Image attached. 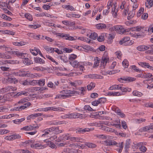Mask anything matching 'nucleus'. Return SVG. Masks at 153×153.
Listing matches in <instances>:
<instances>
[{
  "label": "nucleus",
  "mask_w": 153,
  "mask_h": 153,
  "mask_svg": "<svg viewBox=\"0 0 153 153\" xmlns=\"http://www.w3.org/2000/svg\"><path fill=\"white\" fill-rule=\"evenodd\" d=\"M103 143L106 145H116L119 148L117 149V150L119 152H121L123 147L124 143L123 142L117 143L116 141L112 140H106Z\"/></svg>",
  "instance_id": "nucleus-1"
},
{
  "label": "nucleus",
  "mask_w": 153,
  "mask_h": 153,
  "mask_svg": "<svg viewBox=\"0 0 153 153\" xmlns=\"http://www.w3.org/2000/svg\"><path fill=\"white\" fill-rule=\"evenodd\" d=\"M11 53L14 54L16 55L20 58L24 59L23 62L25 64L29 65L32 63V61H30L28 58H25L26 55V53H22L18 51H12Z\"/></svg>",
  "instance_id": "nucleus-2"
},
{
  "label": "nucleus",
  "mask_w": 153,
  "mask_h": 153,
  "mask_svg": "<svg viewBox=\"0 0 153 153\" xmlns=\"http://www.w3.org/2000/svg\"><path fill=\"white\" fill-rule=\"evenodd\" d=\"M84 116L83 114L75 113L64 114L61 116V117L63 119H82L84 118Z\"/></svg>",
  "instance_id": "nucleus-3"
},
{
  "label": "nucleus",
  "mask_w": 153,
  "mask_h": 153,
  "mask_svg": "<svg viewBox=\"0 0 153 153\" xmlns=\"http://www.w3.org/2000/svg\"><path fill=\"white\" fill-rule=\"evenodd\" d=\"M130 38L128 37H124L119 41V43L121 45L124 44L125 45H131L133 44V42L131 40L130 41Z\"/></svg>",
  "instance_id": "nucleus-4"
},
{
  "label": "nucleus",
  "mask_w": 153,
  "mask_h": 153,
  "mask_svg": "<svg viewBox=\"0 0 153 153\" xmlns=\"http://www.w3.org/2000/svg\"><path fill=\"white\" fill-rule=\"evenodd\" d=\"M111 31H117L120 34H123L126 31L123 27L122 26L116 25L114 26L111 28Z\"/></svg>",
  "instance_id": "nucleus-5"
},
{
  "label": "nucleus",
  "mask_w": 153,
  "mask_h": 153,
  "mask_svg": "<svg viewBox=\"0 0 153 153\" xmlns=\"http://www.w3.org/2000/svg\"><path fill=\"white\" fill-rule=\"evenodd\" d=\"M16 87H13L12 86H7L6 87L2 88L0 90V93H3L8 92H11L16 90Z\"/></svg>",
  "instance_id": "nucleus-6"
},
{
  "label": "nucleus",
  "mask_w": 153,
  "mask_h": 153,
  "mask_svg": "<svg viewBox=\"0 0 153 153\" xmlns=\"http://www.w3.org/2000/svg\"><path fill=\"white\" fill-rule=\"evenodd\" d=\"M58 36L62 38H63L64 39L66 40H68L71 41L75 40V39L73 36H70L69 34L59 33H58Z\"/></svg>",
  "instance_id": "nucleus-7"
},
{
  "label": "nucleus",
  "mask_w": 153,
  "mask_h": 153,
  "mask_svg": "<svg viewBox=\"0 0 153 153\" xmlns=\"http://www.w3.org/2000/svg\"><path fill=\"white\" fill-rule=\"evenodd\" d=\"M153 48V45H148L147 46L140 45L137 48V49L140 51H144L149 49Z\"/></svg>",
  "instance_id": "nucleus-8"
},
{
  "label": "nucleus",
  "mask_w": 153,
  "mask_h": 153,
  "mask_svg": "<svg viewBox=\"0 0 153 153\" xmlns=\"http://www.w3.org/2000/svg\"><path fill=\"white\" fill-rule=\"evenodd\" d=\"M71 135L69 134H66L59 137L58 139H56V141L60 142L62 140H70Z\"/></svg>",
  "instance_id": "nucleus-9"
},
{
  "label": "nucleus",
  "mask_w": 153,
  "mask_h": 153,
  "mask_svg": "<svg viewBox=\"0 0 153 153\" xmlns=\"http://www.w3.org/2000/svg\"><path fill=\"white\" fill-rule=\"evenodd\" d=\"M147 31V28L143 27L140 32L134 34V36L136 38H141L144 36L145 32Z\"/></svg>",
  "instance_id": "nucleus-10"
},
{
  "label": "nucleus",
  "mask_w": 153,
  "mask_h": 153,
  "mask_svg": "<svg viewBox=\"0 0 153 153\" xmlns=\"http://www.w3.org/2000/svg\"><path fill=\"white\" fill-rule=\"evenodd\" d=\"M70 138V140L74 142L83 143L85 141L84 140L80 137L72 136L71 135Z\"/></svg>",
  "instance_id": "nucleus-11"
},
{
  "label": "nucleus",
  "mask_w": 153,
  "mask_h": 153,
  "mask_svg": "<svg viewBox=\"0 0 153 153\" xmlns=\"http://www.w3.org/2000/svg\"><path fill=\"white\" fill-rule=\"evenodd\" d=\"M60 93L62 94H73L77 93V91H75L74 90H65L60 91Z\"/></svg>",
  "instance_id": "nucleus-12"
},
{
  "label": "nucleus",
  "mask_w": 153,
  "mask_h": 153,
  "mask_svg": "<svg viewBox=\"0 0 153 153\" xmlns=\"http://www.w3.org/2000/svg\"><path fill=\"white\" fill-rule=\"evenodd\" d=\"M123 80L127 82H132L134 81L135 79L134 78L131 77H123L118 79V80L120 82H121V80Z\"/></svg>",
  "instance_id": "nucleus-13"
},
{
  "label": "nucleus",
  "mask_w": 153,
  "mask_h": 153,
  "mask_svg": "<svg viewBox=\"0 0 153 153\" xmlns=\"http://www.w3.org/2000/svg\"><path fill=\"white\" fill-rule=\"evenodd\" d=\"M138 64L143 67L146 68L153 71V67L150 66L148 63L143 62H140Z\"/></svg>",
  "instance_id": "nucleus-14"
},
{
  "label": "nucleus",
  "mask_w": 153,
  "mask_h": 153,
  "mask_svg": "<svg viewBox=\"0 0 153 153\" xmlns=\"http://www.w3.org/2000/svg\"><path fill=\"white\" fill-rule=\"evenodd\" d=\"M145 145V144L144 143H139L137 144V146L138 147H140L139 149L141 151L145 152L146 151L147 149L145 146H143Z\"/></svg>",
  "instance_id": "nucleus-15"
},
{
  "label": "nucleus",
  "mask_w": 153,
  "mask_h": 153,
  "mask_svg": "<svg viewBox=\"0 0 153 153\" xmlns=\"http://www.w3.org/2000/svg\"><path fill=\"white\" fill-rule=\"evenodd\" d=\"M130 140L128 139L126 140L125 143L124 149L126 152H128L130 148Z\"/></svg>",
  "instance_id": "nucleus-16"
},
{
  "label": "nucleus",
  "mask_w": 153,
  "mask_h": 153,
  "mask_svg": "<svg viewBox=\"0 0 153 153\" xmlns=\"http://www.w3.org/2000/svg\"><path fill=\"white\" fill-rule=\"evenodd\" d=\"M35 62L37 63L43 64L45 63V61L39 57H36L34 58Z\"/></svg>",
  "instance_id": "nucleus-17"
},
{
  "label": "nucleus",
  "mask_w": 153,
  "mask_h": 153,
  "mask_svg": "<svg viewBox=\"0 0 153 153\" xmlns=\"http://www.w3.org/2000/svg\"><path fill=\"white\" fill-rule=\"evenodd\" d=\"M123 88H122L119 85H114L111 86L109 88V90H112L113 89H120L121 91L123 90Z\"/></svg>",
  "instance_id": "nucleus-18"
},
{
  "label": "nucleus",
  "mask_w": 153,
  "mask_h": 153,
  "mask_svg": "<svg viewBox=\"0 0 153 153\" xmlns=\"http://www.w3.org/2000/svg\"><path fill=\"white\" fill-rule=\"evenodd\" d=\"M80 62H78L76 60H74L73 61H70V64L74 67L78 68V67Z\"/></svg>",
  "instance_id": "nucleus-19"
},
{
  "label": "nucleus",
  "mask_w": 153,
  "mask_h": 153,
  "mask_svg": "<svg viewBox=\"0 0 153 153\" xmlns=\"http://www.w3.org/2000/svg\"><path fill=\"white\" fill-rule=\"evenodd\" d=\"M102 129L107 132H115V130L114 129L110 128L104 126L102 127Z\"/></svg>",
  "instance_id": "nucleus-20"
},
{
  "label": "nucleus",
  "mask_w": 153,
  "mask_h": 153,
  "mask_svg": "<svg viewBox=\"0 0 153 153\" xmlns=\"http://www.w3.org/2000/svg\"><path fill=\"white\" fill-rule=\"evenodd\" d=\"M115 112L117 114V115H119L121 117L124 118L125 117V114L121 112L120 110L118 108L115 109Z\"/></svg>",
  "instance_id": "nucleus-21"
},
{
  "label": "nucleus",
  "mask_w": 153,
  "mask_h": 153,
  "mask_svg": "<svg viewBox=\"0 0 153 153\" xmlns=\"http://www.w3.org/2000/svg\"><path fill=\"white\" fill-rule=\"evenodd\" d=\"M35 81L41 86H43L45 83V80L44 79H41L39 80H35Z\"/></svg>",
  "instance_id": "nucleus-22"
},
{
  "label": "nucleus",
  "mask_w": 153,
  "mask_h": 153,
  "mask_svg": "<svg viewBox=\"0 0 153 153\" xmlns=\"http://www.w3.org/2000/svg\"><path fill=\"white\" fill-rule=\"evenodd\" d=\"M0 32L2 33L3 34L11 35L13 36L15 34V32L8 30H1Z\"/></svg>",
  "instance_id": "nucleus-23"
},
{
  "label": "nucleus",
  "mask_w": 153,
  "mask_h": 153,
  "mask_svg": "<svg viewBox=\"0 0 153 153\" xmlns=\"http://www.w3.org/2000/svg\"><path fill=\"white\" fill-rule=\"evenodd\" d=\"M28 92H26L25 91H20L17 93L15 95V97H19L22 96V95H24L25 96H27V95Z\"/></svg>",
  "instance_id": "nucleus-24"
},
{
  "label": "nucleus",
  "mask_w": 153,
  "mask_h": 153,
  "mask_svg": "<svg viewBox=\"0 0 153 153\" xmlns=\"http://www.w3.org/2000/svg\"><path fill=\"white\" fill-rule=\"evenodd\" d=\"M145 5L147 8H150L153 5V1L147 0V2L145 3Z\"/></svg>",
  "instance_id": "nucleus-25"
},
{
  "label": "nucleus",
  "mask_w": 153,
  "mask_h": 153,
  "mask_svg": "<svg viewBox=\"0 0 153 153\" xmlns=\"http://www.w3.org/2000/svg\"><path fill=\"white\" fill-rule=\"evenodd\" d=\"M80 81L76 80L73 82H69V83L71 85V86L74 87H77L80 84Z\"/></svg>",
  "instance_id": "nucleus-26"
},
{
  "label": "nucleus",
  "mask_w": 153,
  "mask_h": 153,
  "mask_svg": "<svg viewBox=\"0 0 153 153\" xmlns=\"http://www.w3.org/2000/svg\"><path fill=\"white\" fill-rule=\"evenodd\" d=\"M62 23L65 25L70 26L74 25H75L74 22L66 20L62 21Z\"/></svg>",
  "instance_id": "nucleus-27"
},
{
  "label": "nucleus",
  "mask_w": 153,
  "mask_h": 153,
  "mask_svg": "<svg viewBox=\"0 0 153 153\" xmlns=\"http://www.w3.org/2000/svg\"><path fill=\"white\" fill-rule=\"evenodd\" d=\"M31 105V104L30 102H27L25 103L24 105L20 106L19 108H20V110L21 111L28 107Z\"/></svg>",
  "instance_id": "nucleus-28"
},
{
  "label": "nucleus",
  "mask_w": 153,
  "mask_h": 153,
  "mask_svg": "<svg viewBox=\"0 0 153 153\" xmlns=\"http://www.w3.org/2000/svg\"><path fill=\"white\" fill-rule=\"evenodd\" d=\"M54 127V132L56 134H59L62 132L64 130H61L59 128V127Z\"/></svg>",
  "instance_id": "nucleus-29"
},
{
  "label": "nucleus",
  "mask_w": 153,
  "mask_h": 153,
  "mask_svg": "<svg viewBox=\"0 0 153 153\" xmlns=\"http://www.w3.org/2000/svg\"><path fill=\"white\" fill-rule=\"evenodd\" d=\"M96 27L98 29H102L105 28L106 27V25L103 23H100L96 25Z\"/></svg>",
  "instance_id": "nucleus-30"
},
{
  "label": "nucleus",
  "mask_w": 153,
  "mask_h": 153,
  "mask_svg": "<svg viewBox=\"0 0 153 153\" xmlns=\"http://www.w3.org/2000/svg\"><path fill=\"white\" fill-rule=\"evenodd\" d=\"M135 13V12L134 10H132L129 12L128 13V19L130 20L131 18L134 17Z\"/></svg>",
  "instance_id": "nucleus-31"
},
{
  "label": "nucleus",
  "mask_w": 153,
  "mask_h": 153,
  "mask_svg": "<svg viewBox=\"0 0 153 153\" xmlns=\"http://www.w3.org/2000/svg\"><path fill=\"white\" fill-rule=\"evenodd\" d=\"M44 48L46 51L51 53H53L54 52V48L48 46H45Z\"/></svg>",
  "instance_id": "nucleus-32"
},
{
  "label": "nucleus",
  "mask_w": 153,
  "mask_h": 153,
  "mask_svg": "<svg viewBox=\"0 0 153 153\" xmlns=\"http://www.w3.org/2000/svg\"><path fill=\"white\" fill-rule=\"evenodd\" d=\"M11 74L14 76H23V74L22 73V71H19L18 72H11Z\"/></svg>",
  "instance_id": "nucleus-33"
},
{
  "label": "nucleus",
  "mask_w": 153,
  "mask_h": 153,
  "mask_svg": "<svg viewBox=\"0 0 153 153\" xmlns=\"http://www.w3.org/2000/svg\"><path fill=\"white\" fill-rule=\"evenodd\" d=\"M13 44L15 46H21L22 45H25V42H13Z\"/></svg>",
  "instance_id": "nucleus-34"
},
{
  "label": "nucleus",
  "mask_w": 153,
  "mask_h": 153,
  "mask_svg": "<svg viewBox=\"0 0 153 153\" xmlns=\"http://www.w3.org/2000/svg\"><path fill=\"white\" fill-rule=\"evenodd\" d=\"M95 86V84L93 82H91L87 86V89L88 90H91L93 89Z\"/></svg>",
  "instance_id": "nucleus-35"
},
{
  "label": "nucleus",
  "mask_w": 153,
  "mask_h": 153,
  "mask_svg": "<svg viewBox=\"0 0 153 153\" xmlns=\"http://www.w3.org/2000/svg\"><path fill=\"white\" fill-rule=\"evenodd\" d=\"M133 94L134 96L140 97L143 95V94L140 92L135 91L133 92Z\"/></svg>",
  "instance_id": "nucleus-36"
},
{
  "label": "nucleus",
  "mask_w": 153,
  "mask_h": 153,
  "mask_svg": "<svg viewBox=\"0 0 153 153\" xmlns=\"http://www.w3.org/2000/svg\"><path fill=\"white\" fill-rule=\"evenodd\" d=\"M84 108L85 110H88L90 111H96L95 109H94L91 108L90 105H85L84 107Z\"/></svg>",
  "instance_id": "nucleus-37"
},
{
  "label": "nucleus",
  "mask_w": 153,
  "mask_h": 153,
  "mask_svg": "<svg viewBox=\"0 0 153 153\" xmlns=\"http://www.w3.org/2000/svg\"><path fill=\"white\" fill-rule=\"evenodd\" d=\"M97 37V34L95 33H91V34L89 36L90 38L94 40L96 39Z\"/></svg>",
  "instance_id": "nucleus-38"
},
{
  "label": "nucleus",
  "mask_w": 153,
  "mask_h": 153,
  "mask_svg": "<svg viewBox=\"0 0 153 153\" xmlns=\"http://www.w3.org/2000/svg\"><path fill=\"white\" fill-rule=\"evenodd\" d=\"M75 150L72 148L70 149L68 148H66L64 150L65 152H66L68 153H74L75 152ZM76 151L77 152L76 150Z\"/></svg>",
  "instance_id": "nucleus-39"
},
{
  "label": "nucleus",
  "mask_w": 153,
  "mask_h": 153,
  "mask_svg": "<svg viewBox=\"0 0 153 153\" xmlns=\"http://www.w3.org/2000/svg\"><path fill=\"white\" fill-rule=\"evenodd\" d=\"M63 7L68 10H69L71 11L75 10L73 6L70 5H65Z\"/></svg>",
  "instance_id": "nucleus-40"
},
{
  "label": "nucleus",
  "mask_w": 153,
  "mask_h": 153,
  "mask_svg": "<svg viewBox=\"0 0 153 153\" xmlns=\"http://www.w3.org/2000/svg\"><path fill=\"white\" fill-rule=\"evenodd\" d=\"M7 80L8 82L10 83L13 82L15 83V82H17V80L16 79L10 77H8Z\"/></svg>",
  "instance_id": "nucleus-41"
},
{
  "label": "nucleus",
  "mask_w": 153,
  "mask_h": 153,
  "mask_svg": "<svg viewBox=\"0 0 153 153\" xmlns=\"http://www.w3.org/2000/svg\"><path fill=\"white\" fill-rule=\"evenodd\" d=\"M77 57L76 55L74 54H71L69 57V59L70 61H74V60Z\"/></svg>",
  "instance_id": "nucleus-42"
},
{
  "label": "nucleus",
  "mask_w": 153,
  "mask_h": 153,
  "mask_svg": "<svg viewBox=\"0 0 153 153\" xmlns=\"http://www.w3.org/2000/svg\"><path fill=\"white\" fill-rule=\"evenodd\" d=\"M1 26L2 27H13L14 25L11 23L3 22L1 23Z\"/></svg>",
  "instance_id": "nucleus-43"
},
{
  "label": "nucleus",
  "mask_w": 153,
  "mask_h": 153,
  "mask_svg": "<svg viewBox=\"0 0 153 153\" xmlns=\"http://www.w3.org/2000/svg\"><path fill=\"white\" fill-rule=\"evenodd\" d=\"M123 66L125 68H126L128 67L129 66V64L128 61L126 59H124L122 62Z\"/></svg>",
  "instance_id": "nucleus-44"
},
{
  "label": "nucleus",
  "mask_w": 153,
  "mask_h": 153,
  "mask_svg": "<svg viewBox=\"0 0 153 153\" xmlns=\"http://www.w3.org/2000/svg\"><path fill=\"white\" fill-rule=\"evenodd\" d=\"M59 58L62 60L63 61L65 62H66L68 61L67 57L65 55L59 56Z\"/></svg>",
  "instance_id": "nucleus-45"
},
{
  "label": "nucleus",
  "mask_w": 153,
  "mask_h": 153,
  "mask_svg": "<svg viewBox=\"0 0 153 153\" xmlns=\"http://www.w3.org/2000/svg\"><path fill=\"white\" fill-rule=\"evenodd\" d=\"M94 65L95 66H98L100 62L99 59L98 57H96L94 59Z\"/></svg>",
  "instance_id": "nucleus-46"
},
{
  "label": "nucleus",
  "mask_w": 153,
  "mask_h": 153,
  "mask_svg": "<svg viewBox=\"0 0 153 153\" xmlns=\"http://www.w3.org/2000/svg\"><path fill=\"white\" fill-rule=\"evenodd\" d=\"M46 57L48 59L50 60H51L53 62L55 63L56 65H58V63L56 62V61H55L52 57H51L49 55H47L46 56Z\"/></svg>",
  "instance_id": "nucleus-47"
},
{
  "label": "nucleus",
  "mask_w": 153,
  "mask_h": 153,
  "mask_svg": "<svg viewBox=\"0 0 153 153\" xmlns=\"http://www.w3.org/2000/svg\"><path fill=\"white\" fill-rule=\"evenodd\" d=\"M25 16L30 21H32L33 20V18L32 16L30 14L27 13H25Z\"/></svg>",
  "instance_id": "nucleus-48"
},
{
  "label": "nucleus",
  "mask_w": 153,
  "mask_h": 153,
  "mask_svg": "<svg viewBox=\"0 0 153 153\" xmlns=\"http://www.w3.org/2000/svg\"><path fill=\"white\" fill-rule=\"evenodd\" d=\"M45 146L44 145H42L39 143L35 144V148L39 149H41L45 148Z\"/></svg>",
  "instance_id": "nucleus-49"
},
{
  "label": "nucleus",
  "mask_w": 153,
  "mask_h": 153,
  "mask_svg": "<svg viewBox=\"0 0 153 153\" xmlns=\"http://www.w3.org/2000/svg\"><path fill=\"white\" fill-rule=\"evenodd\" d=\"M1 18L4 19H5L9 21H10L12 20L11 18L9 16H8L5 14H2V15Z\"/></svg>",
  "instance_id": "nucleus-50"
},
{
  "label": "nucleus",
  "mask_w": 153,
  "mask_h": 153,
  "mask_svg": "<svg viewBox=\"0 0 153 153\" xmlns=\"http://www.w3.org/2000/svg\"><path fill=\"white\" fill-rule=\"evenodd\" d=\"M65 110V109L60 107H58L57 108L53 107V111H63Z\"/></svg>",
  "instance_id": "nucleus-51"
},
{
  "label": "nucleus",
  "mask_w": 153,
  "mask_h": 153,
  "mask_svg": "<svg viewBox=\"0 0 153 153\" xmlns=\"http://www.w3.org/2000/svg\"><path fill=\"white\" fill-rule=\"evenodd\" d=\"M108 60V58L103 57L102 58L101 62L104 65V64H106Z\"/></svg>",
  "instance_id": "nucleus-52"
},
{
  "label": "nucleus",
  "mask_w": 153,
  "mask_h": 153,
  "mask_svg": "<svg viewBox=\"0 0 153 153\" xmlns=\"http://www.w3.org/2000/svg\"><path fill=\"white\" fill-rule=\"evenodd\" d=\"M150 130L149 125L144 127L140 129V131L141 132L146 131Z\"/></svg>",
  "instance_id": "nucleus-53"
},
{
  "label": "nucleus",
  "mask_w": 153,
  "mask_h": 153,
  "mask_svg": "<svg viewBox=\"0 0 153 153\" xmlns=\"http://www.w3.org/2000/svg\"><path fill=\"white\" fill-rule=\"evenodd\" d=\"M36 126H34V125L33 126L30 125L27 126V131H30L34 130L35 128H36Z\"/></svg>",
  "instance_id": "nucleus-54"
},
{
  "label": "nucleus",
  "mask_w": 153,
  "mask_h": 153,
  "mask_svg": "<svg viewBox=\"0 0 153 153\" xmlns=\"http://www.w3.org/2000/svg\"><path fill=\"white\" fill-rule=\"evenodd\" d=\"M86 146L88 147L91 148H95L96 146V145L95 144L91 143H87L86 144Z\"/></svg>",
  "instance_id": "nucleus-55"
},
{
  "label": "nucleus",
  "mask_w": 153,
  "mask_h": 153,
  "mask_svg": "<svg viewBox=\"0 0 153 153\" xmlns=\"http://www.w3.org/2000/svg\"><path fill=\"white\" fill-rule=\"evenodd\" d=\"M34 142L33 140H27L25 141V142L22 143V145L25 144H30L32 143H33Z\"/></svg>",
  "instance_id": "nucleus-56"
},
{
  "label": "nucleus",
  "mask_w": 153,
  "mask_h": 153,
  "mask_svg": "<svg viewBox=\"0 0 153 153\" xmlns=\"http://www.w3.org/2000/svg\"><path fill=\"white\" fill-rule=\"evenodd\" d=\"M47 128L45 129L43 131V132L44 133L42 135V137H44L46 136L47 135L49 134V131Z\"/></svg>",
  "instance_id": "nucleus-57"
},
{
  "label": "nucleus",
  "mask_w": 153,
  "mask_h": 153,
  "mask_svg": "<svg viewBox=\"0 0 153 153\" xmlns=\"http://www.w3.org/2000/svg\"><path fill=\"white\" fill-rule=\"evenodd\" d=\"M135 120L137 123H140L142 122H145L146 120L145 119L141 118L140 119H137Z\"/></svg>",
  "instance_id": "nucleus-58"
},
{
  "label": "nucleus",
  "mask_w": 153,
  "mask_h": 153,
  "mask_svg": "<svg viewBox=\"0 0 153 153\" xmlns=\"http://www.w3.org/2000/svg\"><path fill=\"white\" fill-rule=\"evenodd\" d=\"M48 145V146L53 149L56 148V146L53 143L51 142H49Z\"/></svg>",
  "instance_id": "nucleus-59"
},
{
  "label": "nucleus",
  "mask_w": 153,
  "mask_h": 153,
  "mask_svg": "<svg viewBox=\"0 0 153 153\" xmlns=\"http://www.w3.org/2000/svg\"><path fill=\"white\" fill-rule=\"evenodd\" d=\"M48 86L53 89H55L56 88L55 85H54L51 82H50L48 83Z\"/></svg>",
  "instance_id": "nucleus-60"
},
{
  "label": "nucleus",
  "mask_w": 153,
  "mask_h": 153,
  "mask_svg": "<svg viewBox=\"0 0 153 153\" xmlns=\"http://www.w3.org/2000/svg\"><path fill=\"white\" fill-rule=\"evenodd\" d=\"M63 52L65 53H70L72 51V49H69L68 48H64L63 49Z\"/></svg>",
  "instance_id": "nucleus-61"
},
{
  "label": "nucleus",
  "mask_w": 153,
  "mask_h": 153,
  "mask_svg": "<svg viewBox=\"0 0 153 153\" xmlns=\"http://www.w3.org/2000/svg\"><path fill=\"white\" fill-rule=\"evenodd\" d=\"M5 62L10 64H14L16 63V61L11 60H6L5 61Z\"/></svg>",
  "instance_id": "nucleus-62"
},
{
  "label": "nucleus",
  "mask_w": 153,
  "mask_h": 153,
  "mask_svg": "<svg viewBox=\"0 0 153 153\" xmlns=\"http://www.w3.org/2000/svg\"><path fill=\"white\" fill-rule=\"evenodd\" d=\"M69 148H74L75 147H76V146H79V145L78 144V143H72L71 144L69 143Z\"/></svg>",
  "instance_id": "nucleus-63"
},
{
  "label": "nucleus",
  "mask_w": 153,
  "mask_h": 153,
  "mask_svg": "<svg viewBox=\"0 0 153 153\" xmlns=\"http://www.w3.org/2000/svg\"><path fill=\"white\" fill-rule=\"evenodd\" d=\"M131 68L133 69L135 71L137 72H140L141 71V70H140L139 68H137L134 65H132L131 66Z\"/></svg>",
  "instance_id": "nucleus-64"
}]
</instances>
